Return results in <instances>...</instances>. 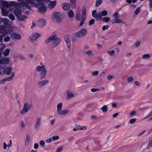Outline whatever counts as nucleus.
I'll return each mask as SVG.
<instances>
[{"instance_id": "052dcab7", "label": "nucleus", "mask_w": 152, "mask_h": 152, "mask_svg": "<svg viewBox=\"0 0 152 152\" xmlns=\"http://www.w3.org/2000/svg\"><path fill=\"white\" fill-rule=\"evenodd\" d=\"M52 138H50L49 139H46V142L47 143H50L52 141Z\"/></svg>"}, {"instance_id": "e433bc0d", "label": "nucleus", "mask_w": 152, "mask_h": 152, "mask_svg": "<svg viewBox=\"0 0 152 152\" xmlns=\"http://www.w3.org/2000/svg\"><path fill=\"white\" fill-rule=\"evenodd\" d=\"M10 51V50L8 49H7L3 53V55L5 56H8L9 54Z\"/></svg>"}, {"instance_id": "2eb2a0df", "label": "nucleus", "mask_w": 152, "mask_h": 152, "mask_svg": "<svg viewBox=\"0 0 152 152\" xmlns=\"http://www.w3.org/2000/svg\"><path fill=\"white\" fill-rule=\"evenodd\" d=\"M64 39L65 42L67 44V47L69 48L70 47V39L69 36L68 35H65L64 37Z\"/></svg>"}, {"instance_id": "0eeeda50", "label": "nucleus", "mask_w": 152, "mask_h": 152, "mask_svg": "<svg viewBox=\"0 0 152 152\" xmlns=\"http://www.w3.org/2000/svg\"><path fill=\"white\" fill-rule=\"evenodd\" d=\"M31 104H30L27 103L24 104L23 108L20 111L21 114L23 115L27 113L31 109Z\"/></svg>"}, {"instance_id": "4c0bfd02", "label": "nucleus", "mask_w": 152, "mask_h": 152, "mask_svg": "<svg viewBox=\"0 0 152 152\" xmlns=\"http://www.w3.org/2000/svg\"><path fill=\"white\" fill-rule=\"evenodd\" d=\"M102 21L104 22H107L110 20V18L108 17H105L102 19Z\"/></svg>"}, {"instance_id": "f257e3e1", "label": "nucleus", "mask_w": 152, "mask_h": 152, "mask_svg": "<svg viewBox=\"0 0 152 152\" xmlns=\"http://www.w3.org/2000/svg\"><path fill=\"white\" fill-rule=\"evenodd\" d=\"M20 2L18 3L15 1H10V4L12 6L16 7L14 10V14L16 17L20 15L21 12L23 11L25 9H27L28 11H25V13L26 14L29 13L28 11L31 10V6L29 5L30 4L31 6L37 8L38 4L34 2V0H17Z\"/></svg>"}, {"instance_id": "5701e85b", "label": "nucleus", "mask_w": 152, "mask_h": 152, "mask_svg": "<svg viewBox=\"0 0 152 152\" xmlns=\"http://www.w3.org/2000/svg\"><path fill=\"white\" fill-rule=\"evenodd\" d=\"M66 94L67 98L68 99L72 98L74 97V94H73L72 92L69 90L66 91Z\"/></svg>"}, {"instance_id": "37998d69", "label": "nucleus", "mask_w": 152, "mask_h": 152, "mask_svg": "<svg viewBox=\"0 0 152 152\" xmlns=\"http://www.w3.org/2000/svg\"><path fill=\"white\" fill-rule=\"evenodd\" d=\"M141 42L140 40H138L136 42L135 46L136 47H139L141 43Z\"/></svg>"}, {"instance_id": "c756f323", "label": "nucleus", "mask_w": 152, "mask_h": 152, "mask_svg": "<svg viewBox=\"0 0 152 152\" xmlns=\"http://www.w3.org/2000/svg\"><path fill=\"white\" fill-rule=\"evenodd\" d=\"M84 53L89 56H92L93 55V53H92V51L91 50L84 51Z\"/></svg>"}, {"instance_id": "39448f33", "label": "nucleus", "mask_w": 152, "mask_h": 152, "mask_svg": "<svg viewBox=\"0 0 152 152\" xmlns=\"http://www.w3.org/2000/svg\"><path fill=\"white\" fill-rule=\"evenodd\" d=\"M87 30L85 28H82L79 31L76 33L75 36L78 38H81L85 36L87 33Z\"/></svg>"}, {"instance_id": "0e129e2a", "label": "nucleus", "mask_w": 152, "mask_h": 152, "mask_svg": "<svg viewBox=\"0 0 152 152\" xmlns=\"http://www.w3.org/2000/svg\"><path fill=\"white\" fill-rule=\"evenodd\" d=\"M3 149L4 150H5L6 149L7 147V145L6 143L4 142L3 143Z\"/></svg>"}, {"instance_id": "4d7b16f0", "label": "nucleus", "mask_w": 152, "mask_h": 152, "mask_svg": "<svg viewBox=\"0 0 152 152\" xmlns=\"http://www.w3.org/2000/svg\"><path fill=\"white\" fill-rule=\"evenodd\" d=\"M109 28V26L108 25H107L106 26H103L102 28V30L103 31H104L106 29H107Z\"/></svg>"}, {"instance_id": "f03ea898", "label": "nucleus", "mask_w": 152, "mask_h": 152, "mask_svg": "<svg viewBox=\"0 0 152 152\" xmlns=\"http://www.w3.org/2000/svg\"><path fill=\"white\" fill-rule=\"evenodd\" d=\"M54 41L53 45L54 47L57 46L60 43L61 41V39L58 38L56 35H53L50 36L45 40V42L46 44H48L52 41Z\"/></svg>"}, {"instance_id": "dca6fc26", "label": "nucleus", "mask_w": 152, "mask_h": 152, "mask_svg": "<svg viewBox=\"0 0 152 152\" xmlns=\"http://www.w3.org/2000/svg\"><path fill=\"white\" fill-rule=\"evenodd\" d=\"M69 112V110L68 109L64 110L59 111L57 113L58 115H63L68 113Z\"/></svg>"}, {"instance_id": "2f4dec72", "label": "nucleus", "mask_w": 152, "mask_h": 152, "mask_svg": "<svg viewBox=\"0 0 152 152\" xmlns=\"http://www.w3.org/2000/svg\"><path fill=\"white\" fill-rule=\"evenodd\" d=\"M39 24L42 26H44L46 24L45 20L43 19H41L39 21Z\"/></svg>"}, {"instance_id": "9b49d317", "label": "nucleus", "mask_w": 152, "mask_h": 152, "mask_svg": "<svg viewBox=\"0 0 152 152\" xmlns=\"http://www.w3.org/2000/svg\"><path fill=\"white\" fill-rule=\"evenodd\" d=\"M107 14V12L106 10H103L100 12L98 14V19L101 20L102 19V16H105Z\"/></svg>"}, {"instance_id": "473e14b6", "label": "nucleus", "mask_w": 152, "mask_h": 152, "mask_svg": "<svg viewBox=\"0 0 152 152\" xmlns=\"http://www.w3.org/2000/svg\"><path fill=\"white\" fill-rule=\"evenodd\" d=\"M141 10V9L140 7H138L135 10L134 14V17L137 16L140 12Z\"/></svg>"}, {"instance_id": "79ce46f5", "label": "nucleus", "mask_w": 152, "mask_h": 152, "mask_svg": "<svg viewBox=\"0 0 152 152\" xmlns=\"http://www.w3.org/2000/svg\"><path fill=\"white\" fill-rule=\"evenodd\" d=\"M102 110L103 112H106L108 110V108L106 105H104L102 108Z\"/></svg>"}, {"instance_id": "72a5a7b5", "label": "nucleus", "mask_w": 152, "mask_h": 152, "mask_svg": "<svg viewBox=\"0 0 152 152\" xmlns=\"http://www.w3.org/2000/svg\"><path fill=\"white\" fill-rule=\"evenodd\" d=\"M71 6L73 7L76 6V0H70Z\"/></svg>"}, {"instance_id": "b1692460", "label": "nucleus", "mask_w": 152, "mask_h": 152, "mask_svg": "<svg viewBox=\"0 0 152 152\" xmlns=\"http://www.w3.org/2000/svg\"><path fill=\"white\" fill-rule=\"evenodd\" d=\"M82 14L80 15V18L86 19V11L85 7H83L82 10Z\"/></svg>"}, {"instance_id": "bb28decb", "label": "nucleus", "mask_w": 152, "mask_h": 152, "mask_svg": "<svg viewBox=\"0 0 152 152\" xmlns=\"http://www.w3.org/2000/svg\"><path fill=\"white\" fill-rule=\"evenodd\" d=\"M44 69H46L45 68V66L44 65H42L41 66H38L36 67L37 70L38 72H41Z\"/></svg>"}, {"instance_id": "680f3d73", "label": "nucleus", "mask_w": 152, "mask_h": 152, "mask_svg": "<svg viewBox=\"0 0 152 152\" xmlns=\"http://www.w3.org/2000/svg\"><path fill=\"white\" fill-rule=\"evenodd\" d=\"M12 140H10L9 141V143L7 145V147H10L12 145Z\"/></svg>"}, {"instance_id": "5fc2aeb1", "label": "nucleus", "mask_w": 152, "mask_h": 152, "mask_svg": "<svg viewBox=\"0 0 152 152\" xmlns=\"http://www.w3.org/2000/svg\"><path fill=\"white\" fill-rule=\"evenodd\" d=\"M99 89L98 88H92L91 89V91L93 92H94L96 91H99Z\"/></svg>"}, {"instance_id": "20e7f679", "label": "nucleus", "mask_w": 152, "mask_h": 152, "mask_svg": "<svg viewBox=\"0 0 152 152\" xmlns=\"http://www.w3.org/2000/svg\"><path fill=\"white\" fill-rule=\"evenodd\" d=\"M80 10L79 7H78L77 8V12L76 14L75 18L77 21L81 20L79 26L81 27L84 24L86 18H80V15L79 12Z\"/></svg>"}, {"instance_id": "13d9d810", "label": "nucleus", "mask_w": 152, "mask_h": 152, "mask_svg": "<svg viewBox=\"0 0 152 152\" xmlns=\"http://www.w3.org/2000/svg\"><path fill=\"white\" fill-rule=\"evenodd\" d=\"M114 77V76L111 75H109L107 77V79L108 80H110Z\"/></svg>"}, {"instance_id": "49530a36", "label": "nucleus", "mask_w": 152, "mask_h": 152, "mask_svg": "<svg viewBox=\"0 0 152 152\" xmlns=\"http://www.w3.org/2000/svg\"><path fill=\"white\" fill-rule=\"evenodd\" d=\"M5 78V80L8 81H10L13 79V78L11 76L9 77Z\"/></svg>"}, {"instance_id": "ea45409f", "label": "nucleus", "mask_w": 152, "mask_h": 152, "mask_svg": "<svg viewBox=\"0 0 152 152\" xmlns=\"http://www.w3.org/2000/svg\"><path fill=\"white\" fill-rule=\"evenodd\" d=\"M150 57V56L148 54H146L143 55L142 56V58L145 59H149Z\"/></svg>"}, {"instance_id": "6e6552de", "label": "nucleus", "mask_w": 152, "mask_h": 152, "mask_svg": "<svg viewBox=\"0 0 152 152\" xmlns=\"http://www.w3.org/2000/svg\"><path fill=\"white\" fill-rule=\"evenodd\" d=\"M120 15L118 12H115L113 14V16L114 19V22L115 23H122V20L119 19Z\"/></svg>"}, {"instance_id": "a878e982", "label": "nucleus", "mask_w": 152, "mask_h": 152, "mask_svg": "<svg viewBox=\"0 0 152 152\" xmlns=\"http://www.w3.org/2000/svg\"><path fill=\"white\" fill-rule=\"evenodd\" d=\"M17 17L18 19L19 20L21 21H23L27 18V17L25 15H20Z\"/></svg>"}, {"instance_id": "393cba45", "label": "nucleus", "mask_w": 152, "mask_h": 152, "mask_svg": "<svg viewBox=\"0 0 152 152\" xmlns=\"http://www.w3.org/2000/svg\"><path fill=\"white\" fill-rule=\"evenodd\" d=\"M63 103L62 102H60L57 105V112L58 113L59 111L62 110Z\"/></svg>"}, {"instance_id": "423d86ee", "label": "nucleus", "mask_w": 152, "mask_h": 152, "mask_svg": "<svg viewBox=\"0 0 152 152\" xmlns=\"http://www.w3.org/2000/svg\"><path fill=\"white\" fill-rule=\"evenodd\" d=\"M3 48H1L0 49V58L1 56V54L3 50ZM10 59L9 58L2 57L0 59V63L1 64H7L9 62Z\"/></svg>"}, {"instance_id": "4be33fe9", "label": "nucleus", "mask_w": 152, "mask_h": 152, "mask_svg": "<svg viewBox=\"0 0 152 152\" xmlns=\"http://www.w3.org/2000/svg\"><path fill=\"white\" fill-rule=\"evenodd\" d=\"M41 124L40 118H37L35 121L34 127L35 128H38L40 126Z\"/></svg>"}, {"instance_id": "cd10ccee", "label": "nucleus", "mask_w": 152, "mask_h": 152, "mask_svg": "<svg viewBox=\"0 0 152 152\" xmlns=\"http://www.w3.org/2000/svg\"><path fill=\"white\" fill-rule=\"evenodd\" d=\"M1 9L2 15L4 16H7L8 14V11L6 9H4L3 8H1Z\"/></svg>"}, {"instance_id": "7c9ffc66", "label": "nucleus", "mask_w": 152, "mask_h": 152, "mask_svg": "<svg viewBox=\"0 0 152 152\" xmlns=\"http://www.w3.org/2000/svg\"><path fill=\"white\" fill-rule=\"evenodd\" d=\"M67 14L70 18H72L74 16V13L72 10H69L67 12Z\"/></svg>"}, {"instance_id": "58836bf2", "label": "nucleus", "mask_w": 152, "mask_h": 152, "mask_svg": "<svg viewBox=\"0 0 152 152\" xmlns=\"http://www.w3.org/2000/svg\"><path fill=\"white\" fill-rule=\"evenodd\" d=\"M92 15L94 17L98 19V14H97V12L96 10H94L92 12Z\"/></svg>"}, {"instance_id": "7ed1b4c3", "label": "nucleus", "mask_w": 152, "mask_h": 152, "mask_svg": "<svg viewBox=\"0 0 152 152\" xmlns=\"http://www.w3.org/2000/svg\"><path fill=\"white\" fill-rule=\"evenodd\" d=\"M62 18L61 13L59 12H54L52 15V20L53 21L59 22L60 21Z\"/></svg>"}, {"instance_id": "f8f14e48", "label": "nucleus", "mask_w": 152, "mask_h": 152, "mask_svg": "<svg viewBox=\"0 0 152 152\" xmlns=\"http://www.w3.org/2000/svg\"><path fill=\"white\" fill-rule=\"evenodd\" d=\"M41 35L40 34L38 33H34L30 37V39L31 40H35Z\"/></svg>"}, {"instance_id": "412c9836", "label": "nucleus", "mask_w": 152, "mask_h": 152, "mask_svg": "<svg viewBox=\"0 0 152 152\" xmlns=\"http://www.w3.org/2000/svg\"><path fill=\"white\" fill-rule=\"evenodd\" d=\"M62 5L65 10H68L70 7V4L69 3H64L62 4Z\"/></svg>"}, {"instance_id": "69168bd1", "label": "nucleus", "mask_w": 152, "mask_h": 152, "mask_svg": "<svg viewBox=\"0 0 152 152\" xmlns=\"http://www.w3.org/2000/svg\"><path fill=\"white\" fill-rule=\"evenodd\" d=\"M62 149V147H60L58 148L56 151V152H61Z\"/></svg>"}, {"instance_id": "864d4df0", "label": "nucleus", "mask_w": 152, "mask_h": 152, "mask_svg": "<svg viewBox=\"0 0 152 152\" xmlns=\"http://www.w3.org/2000/svg\"><path fill=\"white\" fill-rule=\"evenodd\" d=\"M20 126H21V127L23 128H24L25 127V123L23 121H21Z\"/></svg>"}, {"instance_id": "c9c22d12", "label": "nucleus", "mask_w": 152, "mask_h": 152, "mask_svg": "<svg viewBox=\"0 0 152 152\" xmlns=\"http://www.w3.org/2000/svg\"><path fill=\"white\" fill-rule=\"evenodd\" d=\"M3 37L0 35V48H4V45L2 44Z\"/></svg>"}, {"instance_id": "c03bdc74", "label": "nucleus", "mask_w": 152, "mask_h": 152, "mask_svg": "<svg viewBox=\"0 0 152 152\" xmlns=\"http://www.w3.org/2000/svg\"><path fill=\"white\" fill-rule=\"evenodd\" d=\"M9 18L12 20H15V18L12 14H10L9 15Z\"/></svg>"}, {"instance_id": "3c124183", "label": "nucleus", "mask_w": 152, "mask_h": 152, "mask_svg": "<svg viewBox=\"0 0 152 152\" xmlns=\"http://www.w3.org/2000/svg\"><path fill=\"white\" fill-rule=\"evenodd\" d=\"M133 78L132 77H128L127 79V80L129 83H130L133 80Z\"/></svg>"}, {"instance_id": "e2e57ef3", "label": "nucleus", "mask_w": 152, "mask_h": 152, "mask_svg": "<svg viewBox=\"0 0 152 152\" xmlns=\"http://www.w3.org/2000/svg\"><path fill=\"white\" fill-rule=\"evenodd\" d=\"M40 144L42 147H43L45 145V143L43 140L40 141Z\"/></svg>"}, {"instance_id": "a18cd8bd", "label": "nucleus", "mask_w": 152, "mask_h": 152, "mask_svg": "<svg viewBox=\"0 0 152 152\" xmlns=\"http://www.w3.org/2000/svg\"><path fill=\"white\" fill-rule=\"evenodd\" d=\"M95 22V20L94 19H91V20H89V25L90 26H91Z\"/></svg>"}, {"instance_id": "ddd939ff", "label": "nucleus", "mask_w": 152, "mask_h": 152, "mask_svg": "<svg viewBox=\"0 0 152 152\" xmlns=\"http://www.w3.org/2000/svg\"><path fill=\"white\" fill-rule=\"evenodd\" d=\"M0 33H3L2 35L4 36L6 34H8L9 32L7 30L4 26H0Z\"/></svg>"}, {"instance_id": "aec40b11", "label": "nucleus", "mask_w": 152, "mask_h": 152, "mask_svg": "<svg viewBox=\"0 0 152 152\" xmlns=\"http://www.w3.org/2000/svg\"><path fill=\"white\" fill-rule=\"evenodd\" d=\"M56 4V1H50L48 6V7L50 9L53 8Z\"/></svg>"}, {"instance_id": "c85d7f7f", "label": "nucleus", "mask_w": 152, "mask_h": 152, "mask_svg": "<svg viewBox=\"0 0 152 152\" xmlns=\"http://www.w3.org/2000/svg\"><path fill=\"white\" fill-rule=\"evenodd\" d=\"M30 140V137L28 134L26 135L25 141V144L26 145H28Z\"/></svg>"}, {"instance_id": "4468645a", "label": "nucleus", "mask_w": 152, "mask_h": 152, "mask_svg": "<svg viewBox=\"0 0 152 152\" xmlns=\"http://www.w3.org/2000/svg\"><path fill=\"white\" fill-rule=\"evenodd\" d=\"M47 72V70L46 69H44L43 70H42V71L40 72L39 73L40 79H44L45 78Z\"/></svg>"}, {"instance_id": "9d476101", "label": "nucleus", "mask_w": 152, "mask_h": 152, "mask_svg": "<svg viewBox=\"0 0 152 152\" xmlns=\"http://www.w3.org/2000/svg\"><path fill=\"white\" fill-rule=\"evenodd\" d=\"M42 4L43 5L39 7L38 9V11L41 14H44L46 12L47 7L44 5V3H42Z\"/></svg>"}, {"instance_id": "bf43d9fd", "label": "nucleus", "mask_w": 152, "mask_h": 152, "mask_svg": "<svg viewBox=\"0 0 152 152\" xmlns=\"http://www.w3.org/2000/svg\"><path fill=\"white\" fill-rule=\"evenodd\" d=\"M99 72L97 71H95L92 72V74L94 76H97L98 75Z\"/></svg>"}, {"instance_id": "a19ab883", "label": "nucleus", "mask_w": 152, "mask_h": 152, "mask_svg": "<svg viewBox=\"0 0 152 152\" xmlns=\"http://www.w3.org/2000/svg\"><path fill=\"white\" fill-rule=\"evenodd\" d=\"M107 53L110 56H114L115 55V51L114 50L108 51Z\"/></svg>"}, {"instance_id": "8fccbe9b", "label": "nucleus", "mask_w": 152, "mask_h": 152, "mask_svg": "<svg viewBox=\"0 0 152 152\" xmlns=\"http://www.w3.org/2000/svg\"><path fill=\"white\" fill-rule=\"evenodd\" d=\"M10 37L9 36H7L4 39V41L5 42H7L10 41Z\"/></svg>"}, {"instance_id": "6ab92c4d", "label": "nucleus", "mask_w": 152, "mask_h": 152, "mask_svg": "<svg viewBox=\"0 0 152 152\" xmlns=\"http://www.w3.org/2000/svg\"><path fill=\"white\" fill-rule=\"evenodd\" d=\"M12 72V68L10 67H7L4 70L3 73L7 75H9Z\"/></svg>"}, {"instance_id": "774afa93", "label": "nucleus", "mask_w": 152, "mask_h": 152, "mask_svg": "<svg viewBox=\"0 0 152 152\" xmlns=\"http://www.w3.org/2000/svg\"><path fill=\"white\" fill-rule=\"evenodd\" d=\"M149 5L151 8H152V0H149Z\"/></svg>"}, {"instance_id": "de8ad7c7", "label": "nucleus", "mask_w": 152, "mask_h": 152, "mask_svg": "<svg viewBox=\"0 0 152 152\" xmlns=\"http://www.w3.org/2000/svg\"><path fill=\"white\" fill-rule=\"evenodd\" d=\"M152 115V111L150 112L144 118V119H146Z\"/></svg>"}, {"instance_id": "6e6d98bb", "label": "nucleus", "mask_w": 152, "mask_h": 152, "mask_svg": "<svg viewBox=\"0 0 152 152\" xmlns=\"http://www.w3.org/2000/svg\"><path fill=\"white\" fill-rule=\"evenodd\" d=\"M52 138L53 140L55 141L58 140L59 139V137L58 136H56L53 137Z\"/></svg>"}, {"instance_id": "f3484780", "label": "nucleus", "mask_w": 152, "mask_h": 152, "mask_svg": "<svg viewBox=\"0 0 152 152\" xmlns=\"http://www.w3.org/2000/svg\"><path fill=\"white\" fill-rule=\"evenodd\" d=\"M1 5L3 6L1 8H3L4 9L5 8H8L9 7H10V6H12L10 4V3H9L7 1H5L2 2L1 3Z\"/></svg>"}, {"instance_id": "f704fd0d", "label": "nucleus", "mask_w": 152, "mask_h": 152, "mask_svg": "<svg viewBox=\"0 0 152 152\" xmlns=\"http://www.w3.org/2000/svg\"><path fill=\"white\" fill-rule=\"evenodd\" d=\"M102 0H96L95 4V6L96 7L99 6L102 3Z\"/></svg>"}, {"instance_id": "a211bd4d", "label": "nucleus", "mask_w": 152, "mask_h": 152, "mask_svg": "<svg viewBox=\"0 0 152 152\" xmlns=\"http://www.w3.org/2000/svg\"><path fill=\"white\" fill-rule=\"evenodd\" d=\"M11 37L12 39H20L21 38L20 35L15 33H13L11 34Z\"/></svg>"}, {"instance_id": "09e8293b", "label": "nucleus", "mask_w": 152, "mask_h": 152, "mask_svg": "<svg viewBox=\"0 0 152 152\" xmlns=\"http://www.w3.org/2000/svg\"><path fill=\"white\" fill-rule=\"evenodd\" d=\"M136 119L135 118H133L131 119L129 121V122L131 124H133L136 121Z\"/></svg>"}, {"instance_id": "1a4fd4ad", "label": "nucleus", "mask_w": 152, "mask_h": 152, "mask_svg": "<svg viewBox=\"0 0 152 152\" xmlns=\"http://www.w3.org/2000/svg\"><path fill=\"white\" fill-rule=\"evenodd\" d=\"M49 83V80L46 79L39 81L37 83V84L39 88H42L43 86L48 85Z\"/></svg>"}, {"instance_id": "338daca9", "label": "nucleus", "mask_w": 152, "mask_h": 152, "mask_svg": "<svg viewBox=\"0 0 152 152\" xmlns=\"http://www.w3.org/2000/svg\"><path fill=\"white\" fill-rule=\"evenodd\" d=\"M55 121L54 120H51V125H53L55 123Z\"/></svg>"}, {"instance_id": "603ef678", "label": "nucleus", "mask_w": 152, "mask_h": 152, "mask_svg": "<svg viewBox=\"0 0 152 152\" xmlns=\"http://www.w3.org/2000/svg\"><path fill=\"white\" fill-rule=\"evenodd\" d=\"M5 81H6L5 80V77L3 79L1 80H0V84H3L5 83Z\"/></svg>"}]
</instances>
